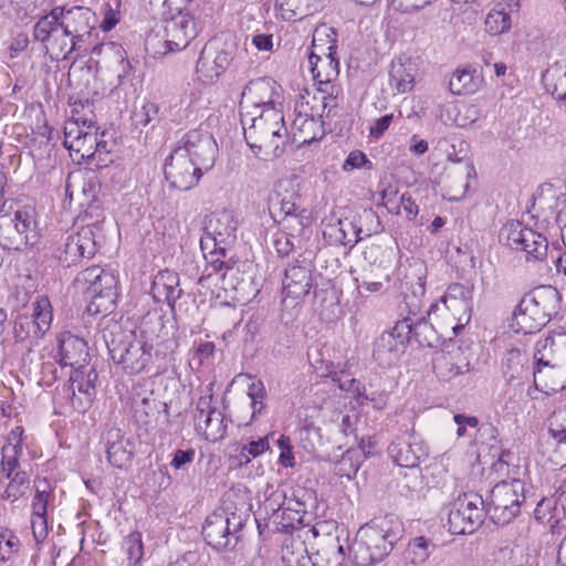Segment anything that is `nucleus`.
I'll list each match as a JSON object with an SVG mask.
<instances>
[{
	"label": "nucleus",
	"instance_id": "obj_43",
	"mask_svg": "<svg viewBox=\"0 0 566 566\" xmlns=\"http://www.w3.org/2000/svg\"><path fill=\"white\" fill-rule=\"evenodd\" d=\"M34 496L32 500L33 514H48L54 507V492L46 479L34 481Z\"/></svg>",
	"mask_w": 566,
	"mask_h": 566
},
{
	"label": "nucleus",
	"instance_id": "obj_7",
	"mask_svg": "<svg viewBox=\"0 0 566 566\" xmlns=\"http://www.w3.org/2000/svg\"><path fill=\"white\" fill-rule=\"evenodd\" d=\"M433 327L423 318L417 321L406 317L396 323L388 332H384L375 342L374 358L382 366L387 367L395 364L405 353L407 344L415 338L421 345L431 346Z\"/></svg>",
	"mask_w": 566,
	"mask_h": 566
},
{
	"label": "nucleus",
	"instance_id": "obj_62",
	"mask_svg": "<svg viewBox=\"0 0 566 566\" xmlns=\"http://www.w3.org/2000/svg\"><path fill=\"white\" fill-rule=\"evenodd\" d=\"M193 459H195V450L193 449H187V450L179 449V450L175 451L174 457L170 461V465L176 470H180L186 464L191 463L193 461Z\"/></svg>",
	"mask_w": 566,
	"mask_h": 566
},
{
	"label": "nucleus",
	"instance_id": "obj_40",
	"mask_svg": "<svg viewBox=\"0 0 566 566\" xmlns=\"http://www.w3.org/2000/svg\"><path fill=\"white\" fill-rule=\"evenodd\" d=\"M292 128L294 136H298L301 143L311 144L319 140L325 135L323 117L310 116L305 113L295 112Z\"/></svg>",
	"mask_w": 566,
	"mask_h": 566
},
{
	"label": "nucleus",
	"instance_id": "obj_5",
	"mask_svg": "<svg viewBox=\"0 0 566 566\" xmlns=\"http://www.w3.org/2000/svg\"><path fill=\"white\" fill-rule=\"evenodd\" d=\"M244 139L254 155L276 158L287 142V129L281 108L241 112Z\"/></svg>",
	"mask_w": 566,
	"mask_h": 566
},
{
	"label": "nucleus",
	"instance_id": "obj_36",
	"mask_svg": "<svg viewBox=\"0 0 566 566\" xmlns=\"http://www.w3.org/2000/svg\"><path fill=\"white\" fill-rule=\"evenodd\" d=\"M104 441L107 459L113 467L122 469L130 463L133 450L129 441L125 439L120 429H107L104 434Z\"/></svg>",
	"mask_w": 566,
	"mask_h": 566
},
{
	"label": "nucleus",
	"instance_id": "obj_37",
	"mask_svg": "<svg viewBox=\"0 0 566 566\" xmlns=\"http://www.w3.org/2000/svg\"><path fill=\"white\" fill-rule=\"evenodd\" d=\"M181 293L179 276L176 272L165 270L155 276L150 289V294L155 302L167 303L170 307H174Z\"/></svg>",
	"mask_w": 566,
	"mask_h": 566
},
{
	"label": "nucleus",
	"instance_id": "obj_26",
	"mask_svg": "<svg viewBox=\"0 0 566 566\" xmlns=\"http://www.w3.org/2000/svg\"><path fill=\"white\" fill-rule=\"evenodd\" d=\"M86 284V293L93 301H105L113 304L118 295V279L99 266H91L84 270L78 279Z\"/></svg>",
	"mask_w": 566,
	"mask_h": 566
},
{
	"label": "nucleus",
	"instance_id": "obj_12",
	"mask_svg": "<svg viewBox=\"0 0 566 566\" xmlns=\"http://www.w3.org/2000/svg\"><path fill=\"white\" fill-rule=\"evenodd\" d=\"M474 286L470 283H452L448 286L444 294L433 304H431L428 315H442L443 312L450 313L455 324L452 326L453 333L458 335L468 325L473 313Z\"/></svg>",
	"mask_w": 566,
	"mask_h": 566
},
{
	"label": "nucleus",
	"instance_id": "obj_25",
	"mask_svg": "<svg viewBox=\"0 0 566 566\" xmlns=\"http://www.w3.org/2000/svg\"><path fill=\"white\" fill-rule=\"evenodd\" d=\"M453 420L458 426V438L469 436V429L476 431L475 442L481 443L482 446H488L492 458H497V461L493 463L495 470H500L502 465L506 463L504 460L505 453L501 449L495 427L490 423L479 426V419L476 417L463 413L454 415Z\"/></svg>",
	"mask_w": 566,
	"mask_h": 566
},
{
	"label": "nucleus",
	"instance_id": "obj_23",
	"mask_svg": "<svg viewBox=\"0 0 566 566\" xmlns=\"http://www.w3.org/2000/svg\"><path fill=\"white\" fill-rule=\"evenodd\" d=\"M274 219L282 226L283 231L300 239L312 223L311 212L301 203L296 193L283 197L279 209L273 208Z\"/></svg>",
	"mask_w": 566,
	"mask_h": 566
},
{
	"label": "nucleus",
	"instance_id": "obj_15",
	"mask_svg": "<svg viewBox=\"0 0 566 566\" xmlns=\"http://www.w3.org/2000/svg\"><path fill=\"white\" fill-rule=\"evenodd\" d=\"M444 526L454 535L472 534L483 522L484 500L474 492L459 495L447 507Z\"/></svg>",
	"mask_w": 566,
	"mask_h": 566
},
{
	"label": "nucleus",
	"instance_id": "obj_33",
	"mask_svg": "<svg viewBox=\"0 0 566 566\" xmlns=\"http://www.w3.org/2000/svg\"><path fill=\"white\" fill-rule=\"evenodd\" d=\"M542 83L556 107L566 115V60L549 64L542 74Z\"/></svg>",
	"mask_w": 566,
	"mask_h": 566
},
{
	"label": "nucleus",
	"instance_id": "obj_55",
	"mask_svg": "<svg viewBox=\"0 0 566 566\" xmlns=\"http://www.w3.org/2000/svg\"><path fill=\"white\" fill-rule=\"evenodd\" d=\"M248 396L251 399L252 419L260 416L264 408V399L266 397V390L261 380L253 381L248 387Z\"/></svg>",
	"mask_w": 566,
	"mask_h": 566
},
{
	"label": "nucleus",
	"instance_id": "obj_46",
	"mask_svg": "<svg viewBox=\"0 0 566 566\" xmlns=\"http://www.w3.org/2000/svg\"><path fill=\"white\" fill-rule=\"evenodd\" d=\"M485 31L490 35H499L510 30L511 17L500 6L489 11L484 20Z\"/></svg>",
	"mask_w": 566,
	"mask_h": 566
},
{
	"label": "nucleus",
	"instance_id": "obj_58",
	"mask_svg": "<svg viewBox=\"0 0 566 566\" xmlns=\"http://www.w3.org/2000/svg\"><path fill=\"white\" fill-rule=\"evenodd\" d=\"M276 444L280 449L279 462L284 468H293L295 465V459L292 451L291 440L287 436L282 434Z\"/></svg>",
	"mask_w": 566,
	"mask_h": 566
},
{
	"label": "nucleus",
	"instance_id": "obj_13",
	"mask_svg": "<svg viewBox=\"0 0 566 566\" xmlns=\"http://www.w3.org/2000/svg\"><path fill=\"white\" fill-rule=\"evenodd\" d=\"M524 500L522 480L502 481L494 485L486 503L484 502V515L488 514L496 524H507L520 513Z\"/></svg>",
	"mask_w": 566,
	"mask_h": 566
},
{
	"label": "nucleus",
	"instance_id": "obj_1",
	"mask_svg": "<svg viewBox=\"0 0 566 566\" xmlns=\"http://www.w3.org/2000/svg\"><path fill=\"white\" fill-rule=\"evenodd\" d=\"M164 319L157 312L143 316L135 329L107 345L113 363L126 375L147 374L171 356L177 347L172 337H164Z\"/></svg>",
	"mask_w": 566,
	"mask_h": 566
},
{
	"label": "nucleus",
	"instance_id": "obj_47",
	"mask_svg": "<svg viewBox=\"0 0 566 566\" xmlns=\"http://www.w3.org/2000/svg\"><path fill=\"white\" fill-rule=\"evenodd\" d=\"M21 548V541L15 533L8 528L0 526V562L7 563L13 560Z\"/></svg>",
	"mask_w": 566,
	"mask_h": 566
},
{
	"label": "nucleus",
	"instance_id": "obj_49",
	"mask_svg": "<svg viewBox=\"0 0 566 566\" xmlns=\"http://www.w3.org/2000/svg\"><path fill=\"white\" fill-rule=\"evenodd\" d=\"M361 464L359 450H347L335 463V473L342 478L352 479L356 475Z\"/></svg>",
	"mask_w": 566,
	"mask_h": 566
},
{
	"label": "nucleus",
	"instance_id": "obj_39",
	"mask_svg": "<svg viewBox=\"0 0 566 566\" xmlns=\"http://www.w3.org/2000/svg\"><path fill=\"white\" fill-rule=\"evenodd\" d=\"M469 361L459 352L440 353L433 361L437 376L444 381H449L454 377L469 371Z\"/></svg>",
	"mask_w": 566,
	"mask_h": 566
},
{
	"label": "nucleus",
	"instance_id": "obj_16",
	"mask_svg": "<svg viewBox=\"0 0 566 566\" xmlns=\"http://www.w3.org/2000/svg\"><path fill=\"white\" fill-rule=\"evenodd\" d=\"M238 221L232 211L221 210L212 212L206 221L205 232L214 242L216 250L211 252V266L214 272L230 269L228 263L214 255L226 256V250L237 239Z\"/></svg>",
	"mask_w": 566,
	"mask_h": 566
},
{
	"label": "nucleus",
	"instance_id": "obj_61",
	"mask_svg": "<svg viewBox=\"0 0 566 566\" xmlns=\"http://www.w3.org/2000/svg\"><path fill=\"white\" fill-rule=\"evenodd\" d=\"M562 413L555 415L548 428V434L555 440L557 444H566V427L558 422Z\"/></svg>",
	"mask_w": 566,
	"mask_h": 566
},
{
	"label": "nucleus",
	"instance_id": "obj_32",
	"mask_svg": "<svg viewBox=\"0 0 566 566\" xmlns=\"http://www.w3.org/2000/svg\"><path fill=\"white\" fill-rule=\"evenodd\" d=\"M533 358L535 361L566 367V333H552L539 338L535 344Z\"/></svg>",
	"mask_w": 566,
	"mask_h": 566
},
{
	"label": "nucleus",
	"instance_id": "obj_54",
	"mask_svg": "<svg viewBox=\"0 0 566 566\" xmlns=\"http://www.w3.org/2000/svg\"><path fill=\"white\" fill-rule=\"evenodd\" d=\"M123 547L126 551L128 563L133 566L137 565L144 554L142 534L130 533L124 538Z\"/></svg>",
	"mask_w": 566,
	"mask_h": 566
},
{
	"label": "nucleus",
	"instance_id": "obj_22",
	"mask_svg": "<svg viewBox=\"0 0 566 566\" xmlns=\"http://www.w3.org/2000/svg\"><path fill=\"white\" fill-rule=\"evenodd\" d=\"M59 14H61V11L57 12L53 8L48 14L36 21L32 32L33 39L40 42L45 53L55 60H60L61 54L67 51L66 36L64 35Z\"/></svg>",
	"mask_w": 566,
	"mask_h": 566
},
{
	"label": "nucleus",
	"instance_id": "obj_24",
	"mask_svg": "<svg viewBox=\"0 0 566 566\" xmlns=\"http://www.w3.org/2000/svg\"><path fill=\"white\" fill-rule=\"evenodd\" d=\"M212 398L209 387L207 394L198 399L193 418L196 431L206 440L216 442L226 437L227 423L223 415L211 407Z\"/></svg>",
	"mask_w": 566,
	"mask_h": 566
},
{
	"label": "nucleus",
	"instance_id": "obj_4",
	"mask_svg": "<svg viewBox=\"0 0 566 566\" xmlns=\"http://www.w3.org/2000/svg\"><path fill=\"white\" fill-rule=\"evenodd\" d=\"M106 132H98L93 118L73 116L64 124V146L73 161H83L96 168L107 167L113 161L114 142L106 139Z\"/></svg>",
	"mask_w": 566,
	"mask_h": 566
},
{
	"label": "nucleus",
	"instance_id": "obj_18",
	"mask_svg": "<svg viewBox=\"0 0 566 566\" xmlns=\"http://www.w3.org/2000/svg\"><path fill=\"white\" fill-rule=\"evenodd\" d=\"M501 237L512 250L524 253L527 262H539L548 255L547 239L522 222H507L501 231Z\"/></svg>",
	"mask_w": 566,
	"mask_h": 566
},
{
	"label": "nucleus",
	"instance_id": "obj_28",
	"mask_svg": "<svg viewBox=\"0 0 566 566\" xmlns=\"http://www.w3.org/2000/svg\"><path fill=\"white\" fill-rule=\"evenodd\" d=\"M57 343V353L54 359L61 366H70L78 371L86 365L88 353L87 345L83 338L65 332L60 335Z\"/></svg>",
	"mask_w": 566,
	"mask_h": 566
},
{
	"label": "nucleus",
	"instance_id": "obj_30",
	"mask_svg": "<svg viewBox=\"0 0 566 566\" xmlns=\"http://www.w3.org/2000/svg\"><path fill=\"white\" fill-rule=\"evenodd\" d=\"M419 71L418 61L408 55H399L390 63L389 85L396 94H405L413 88Z\"/></svg>",
	"mask_w": 566,
	"mask_h": 566
},
{
	"label": "nucleus",
	"instance_id": "obj_35",
	"mask_svg": "<svg viewBox=\"0 0 566 566\" xmlns=\"http://www.w3.org/2000/svg\"><path fill=\"white\" fill-rule=\"evenodd\" d=\"M533 377L535 387L547 394L558 392L566 387V367L534 360Z\"/></svg>",
	"mask_w": 566,
	"mask_h": 566
},
{
	"label": "nucleus",
	"instance_id": "obj_2",
	"mask_svg": "<svg viewBox=\"0 0 566 566\" xmlns=\"http://www.w3.org/2000/svg\"><path fill=\"white\" fill-rule=\"evenodd\" d=\"M218 145L207 132L186 133L165 160L164 174L170 188L187 191L193 188L216 161Z\"/></svg>",
	"mask_w": 566,
	"mask_h": 566
},
{
	"label": "nucleus",
	"instance_id": "obj_14",
	"mask_svg": "<svg viewBox=\"0 0 566 566\" xmlns=\"http://www.w3.org/2000/svg\"><path fill=\"white\" fill-rule=\"evenodd\" d=\"M104 241V230L99 222L82 227L69 234L56 249L55 258L64 268L76 264L82 259H91Z\"/></svg>",
	"mask_w": 566,
	"mask_h": 566
},
{
	"label": "nucleus",
	"instance_id": "obj_45",
	"mask_svg": "<svg viewBox=\"0 0 566 566\" xmlns=\"http://www.w3.org/2000/svg\"><path fill=\"white\" fill-rule=\"evenodd\" d=\"M361 229L348 219L338 220L336 226L331 227L329 235L344 245H354L360 240Z\"/></svg>",
	"mask_w": 566,
	"mask_h": 566
},
{
	"label": "nucleus",
	"instance_id": "obj_34",
	"mask_svg": "<svg viewBox=\"0 0 566 566\" xmlns=\"http://www.w3.org/2000/svg\"><path fill=\"white\" fill-rule=\"evenodd\" d=\"M394 462L402 468H416L428 455L427 446L415 437L392 442L388 449Z\"/></svg>",
	"mask_w": 566,
	"mask_h": 566
},
{
	"label": "nucleus",
	"instance_id": "obj_64",
	"mask_svg": "<svg viewBox=\"0 0 566 566\" xmlns=\"http://www.w3.org/2000/svg\"><path fill=\"white\" fill-rule=\"evenodd\" d=\"M392 119V114H386L380 118H377L369 129L370 136L375 138H379L380 136H382L384 133L389 128Z\"/></svg>",
	"mask_w": 566,
	"mask_h": 566
},
{
	"label": "nucleus",
	"instance_id": "obj_9",
	"mask_svg": "<svg viewBox=\"0 0 566 566\" xmlns=\"http://www.w3.org/2000/svg\"><path fill=\"white\" fill-rule=\"evenodd\" d=\"M23 428L14 427L7 436L1 450L0 482L9 480L2 497L11 503L23 497L30 490V480L25 472L17 471L23 452Z\"/></svg>",
	"mask_w": 566,
	"mask_h": 566
},
{
	"label": "nucleus",
	"instance_id": "obj_56",
	"mask_svg": "<svg viewBox=\"0 0 566 566\" xmlns=\"http://www.w3.org/2000/svg\"><path fill=\"white\" fill-rule=\"evenodd\" d=\"M214 344L211 342H201L191 353L190 364L197 368L210 364L214 354Z\"/></svg>",
	"mask_w": 566,
	"mask_h": 566
},
{
	"label": "nucleus",
	"instance_id": "obj_48",
	"mask_svg": "<svg viewBox=\"0 0 566 566\" xmlns=\"http://www.w3.org/2000/svg\"><path fill=\"white\" fill-rule=\"evenodd\" d=\"M436 545L423 536L410 541L407 549V557L415 565L423 564L431 555Z\"/></svg>",
	"mask_w": 566,
	"mask_h": 566
},
{
	"label": "nucleus",
	"instance_id": "obj_10",
	"mask_svg": "<svg viewBox=\"0 0 566 566\" xmlns=\"http://www.w3.org/2000/svg\"><path fill=\"white\" fill-rule=\"evenodd\" d=\"M211 11L206 2H191L171 18L165 28L168 50L172 52L186 49L210 21Z\"/></svg>",
	"mask_w": 566,
	"mask_h": 566
},
{
	"label": "nucleus",
	"instance_id": "obj_38",
	"mask_svg": "<svg viewBox=\"0 0 566 566\" xmlns=\"http://www.w3.org/2000/svg\"><path fill=\"white\" fill-rule=\"evenodd\" d=\"M54 8L57 12L61 11L59 18L66 39H69V35H76L81 32L91 31V11L88 9L82 7H71L66 9L61 6H56Z\"/></svg>",
	"mask_w": 566,
	"mask_h": 566
},
{
	"label": "nucleus",
	"instance_id": "obj_59",
	"mask_svg": "<svg viewBox=\"0 0 566 566\" xmlns=\"http://www.w3.org/2000/svg\"><path fill=\"white\" fill-rule=\"evenodd\" d=\"M395 213L401 214L405 213L408 220H413L419 213V207L416 201L411 198V196L407 192L402 193L399 199V205L395 207Z\"/></svg>",
	"mask_w": 566,
	"mask_h": 566
},
{
	"label": "nucleus",
	"instance_id": "obj_53",
	"mask_svg": "<svg viewBox=\"0 0 566 566\" xmlns=\"http://www.w3.org/2000/svg\"><path fill=\"white\" fill-rule=\"evenodd\" d=\"M273 245L280 256H287L296 248H301V239L287 233L279 231L273 235Z\"/></svg>",
	"mask_w": 566,
	"mask_h": 566
},
{
	"label": "nucleus",
	"instance_id": "obj_11",
	"mask_svg": "<svg viewBox=\"0 0 566 566\" xmlns=\"http://www.w3.org/2000/svg\"><path fill=\"white\" fill-rule=\"evenodd\" d=\"M556 294L551 287H537L526 293L510 321V328L517 334L538 332L549 319L547 301Z\"/></svg>",
	"mask_w": 566,
	"mask_h": 566
},
{
	"label": "nucleus",
	"instance_id": "obj_51",
	"mask_svg": "<svg viewBox=\"0 0 566 566\" xmlns=\"http://www.w3.org/2000/svg\"><path fill=\"white\" fill-rule=\"evenodd\" d=\"M338 387L342 390L357 392L359 403H364L365 400H370L373 406L379 410L384 409L387 405V400H388L387 394H385V392H380L377 395L373 394L371 397L364 395L359 390V382L354 378L347 379L346 381H339Z\"/></svg>",
	"mask_w": 566,
	"mask_h": 566
},
{
	"label": "nucleus",
	"instance_id": "obj_17",
	"mask_svg": "<svg viewBox=\"0 0 566 566\" xmlns=\"http://www.w3.org/2000/svg\"><path fill=\"white\" fill-rule=\"evenodd\" d=\"M53 321V308L45 295H39L32 303V314H20L14 323L13 334L17 342H29L30 346L48 333Z\"/></svg>",
	"mask_w": 566,
	"mask_h": 566
},
{
	"label": "nucleus",
	"instance_id": "obj_27",
	"mask_svg": "<svg viewBox=\"0 0 566 566\" xmlns=\"http://www.w3.org/2000/svg\"><path fill=\"white\" fill-rule=\"evenodd\" d=\"M313 265L306 260L289 264L282 281L283 295L294 300L306 296L313 287Z\"/></svg>",
	"mask_w": 566,
	"mask_h": 566
},
{
	"label": "nucleus",
	"instance_id": "obj_52",
	"mask_svg": "<svg viewBox=\"0 0 566 566\" xmlns=\"http://www.w3.org/2000/svg\"><path fill=\"white\" fill-rule=\"evenodd\" d=\"M269 437L265 436L244 443L239 453L240 463L248 464L252 458H258L268 451L270 448Z\"/></svg>",
	"mask_w": 566,
	"mask_h": 566
},
{
	"label": "nucleus",
	"instance_id": "obj_63",
	"mask_svg": "<svg viewBox=\"0 0 566 566\" xmlns=\"http://www.w3.org/2000/svg\"><path fill=\"white\" fill-rule=\"evenodd\" d=\"M143 116L144 119L142 120V124L145 126L150 124L151 122L160 120L161 115L159 105L155 102H146L143 105Z\"/></svg>",
	"mask_w": 566,
	"mask_h": 566
},
{
	"label": "nucleus",
	"instance_id": "obj_8",
	"mask_svg": "<svg viewBox=\"0 0 566 566\" xmlns=\"http://www.w3.org/2000/svg\"><path fill=\"white\" fill-rule=\"evenodd\" d=\"M313 51L308 55V67L314 85L325 87L324 93L333 95L340 88L335 84L339 75L337 53V34L333 28H317L313 35Z\"/></svg>",
	"mask_w": 566,
	"mask_h": 566
},
{
	"label": "nucleus",
	"instance_id": "obj_50",
	"mask_svg": "<svg viewBox=\"0 0 566 566\" xmlns=\"http://www.w3.org/2000/svg\"><path fill=\"white\" fill-rule=\"evenodd\" d=\"M93 54L102 57L107 64L115 66L127 56L122 44L116 42H102L93 48Z\"/></svg>",
	"mask_w": 566,
	"mask_h": 566
},
{
	"label": "nucleus",
	"instance_id": "obj_6",
	"mask_svg": "<svg viewBox=\"0 0 566 566\" xmlns=\"http://www.w3.org/2000/svg\"><path fill=\"white\" fill-rule=\"evenodd\" d=\"M40 239L36 211L31 206L14 202L0 203V247L4 250L24 251Z\"/></svg>",
	"mask_w": 566,
	"mask_h": 566
},
{
	"label": "nucleus",
	"instance_id": "obj_41",
	"mask_svg": "<svg viewBox=\"0 0 566 566\" xmlns=\"http://www.w3.org/2000/svg\"><path fill=\"white\" fill-rule=\"evenodd\" d=\"M481 82V77L472 67L457 69L450 77L449 91L453 95L473 94L479 90Z\"/></svg>",
	"mask_w": 566,
	"mask_h": 566
},
{
	"label": "nucleus",
	"instance_id": "obj_31",
	"mask_svg": "<svg viewBox=\"0 0 566 566\" xmlns=\"http://www.w3.org/2000/svg\"><path fill=\"white\" fill-rule=\"evenodd\" d=\"M325 87L316 86V92L311 94L307 90L300 95L295 105V112L305 113L310 116L324 117L329 116L338 105L337 98L339 92H333V95L324 93Z\"/></svg>",
	"mask_w": 566,
	"mask_h": 566
},
{
	"label": "nucleus",
	"instance_id": "obj_57",
	"mask_svg": "<svg viewBox=\"0 0 566 566\" xmlns=\"http://www.w3.org/2000/svg\"><path fill=\"white\" fill-rule=\"evenodd\" d=\"M360 168L371 169L373 163L367 158V156L363 151H350L343 164V170L352 171Z\"/></svg>",
	"mask_w": 566,
	"mask_h": 566
},
{
	"label": "nucleus",
	"instance_id": "obj_19",
	"mask_svg": "<svg viewBox=\"0 0 566 566\" xmlns=\"http://www.w3.org/2000/svg\"><path fill=\"white\" fill-rule=\"evenodd\" d=\"M242 526L243 520L240 515L216 511L207 517L202 534L208 545L222 551L234 547Z\"/></svg>",
	"mask_w": 566,
	"mask_h": 566
},
{
	"label": "nucleus",
	"instance_id": "obj_42",
	"mask_svg": "<svg viewBox=\"0 0 566 566\" xmlns=\"http://www.w3.org/2000/svg\"><path fill=\"white\" fill-rule=\"evenodd\" d=\"M281 562L283 566H314L305 543L298 538L285 541Z\"/></svg>",
	"mask_w": 566,
	"mask_h": 566
},
{
	"label": "nucleus",
	"instance_id": "obj_44",
	"mask_svg": "<svg viewBox=\"0 0 566 566\" xmlns=\"http://www.w3.org/2000/svg\"><path fill=\"white\" fill-rule=\"evenodd\" d=\"M264 496L260 510L263 511L268 518L275 525V518L281 520V513H283L285 490L283 488L268 486Z\"/></svg>",
	"mask_w": 566,
	"mask_h": 566
},
{
	"label": "nucleus",
	"instance_id": "obj_20",
	"mask_svg": "<svg viewBox=\"0 0 566 566\" xmlns=\"http://www.w3.org/2000/svg\"><path fill=\"white\" fill-rule=\"evenodd\" d=\"M282 87L270 77H261L250 81L242 91L240 108L241 112L249 111L259 113L262 109L281 108Z\"/></svg>",
	"mask_w": 566,
	"mask_h": 566
},
{
	"label": "nucleus",
	"instance_id": "obj_3",
	"mask_svg": "<svg viewBox=\"0 0 566 566\" xmlns=\"http://www.w3.org/2000/svg\"><path fill=\"white\" fill-rule=\"evenodd\" d=\"M405 528L402 522L392 514L375 517L360 526L350 555L356 566H373L382 562L401 539Z\"/></svg>",
	"mask_w": 566,
	"mask_h": 566
},
{
	"label": "nucleus",
	"instance_id": "obj_60",
	"mask_svg": "<svg viewBox=\"0 0 566 566\" xmlns=\"http://www.w3.org/2000/svg\"><path fill=\"white\" fill-rule=\"evenodd\" d=\"M31 526L34 539L38 543L42 542L46 537L49 532L48 514L32 513Z\"/></svg>",
	"mask_w": 566,
	"mask_h": 566
},
{
	"label": "nucleus",
	"instance_id": "obj_29",
	"mask_svg": "<svg viewBox=\"0 0 566 566\" xmlns=\"http://www.w3.org/2000/svg\"><path fill=\"white\" fill-rule=\"evenodd\" d=\"M311 499V494L302 489H291L285 491V501L281 520L275 518V526L282 531L294 528L296 524L303 523V516L306 513V503Z\"/></svg>",
	"mask_w": 566,
	"mask_h": 566
},
{
	"label": "nucleus",
	"instance_id": "obj_21",
	"mask_svg": "<svg viewBox=\"0 0 566 566\" xmlns=\"http://www.w3.org/2000/svg\"><path fill=\"white\" fill-rule=\"evenodd\" d=\"M233 45L217 40L207 43L198 59L196 73L202 83H213L233 60Z\"/></svg>",
	"mask_w": 566,
	"mask_h": 566
}]
</instances>
